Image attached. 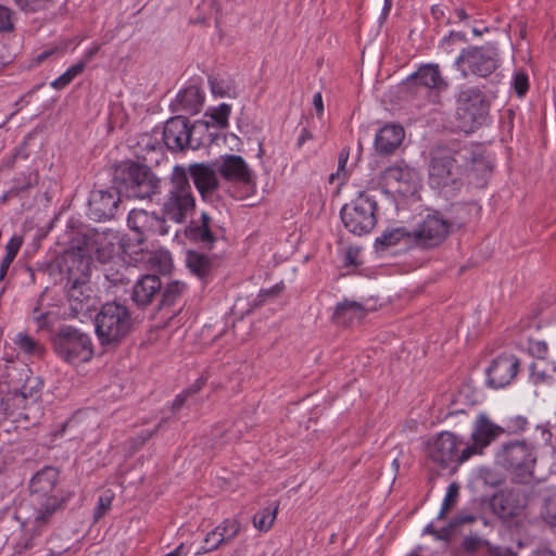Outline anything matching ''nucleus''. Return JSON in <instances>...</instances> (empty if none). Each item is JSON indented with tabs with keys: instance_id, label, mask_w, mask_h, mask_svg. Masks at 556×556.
<instances>
[{
	"instance_id": "f257e3e1",
	"label": "nucleus",
	"mask_w": 556,
	"mask_h": 556,
	"mask_svg": "<svg viewBox=\"0 0 556 556\" xmlns=\"http://www.w3.org/2000/svg\"><path fill=\"white\" fill-rule=\"evenodd\" d=\"M489 169L486 160L469 146H438L429 153L428 181L433 189L455 191L470 172L479 175Z\"/></svg>"
},
{
	"instance_id": "f03ea898",
	"label": "nucleus",
	"mask_w": 556,
	"mask_h": 556,
	"mask_svg": "<svg viewBox=\"0 0 556 556\" xmlns=\"http://www.w3.org/2000/svg\"><path fill=\"white\" fill-rule=\"evenodd\" d=\"M58 480V469L49 466L39 470L31 478L29 492L34 517L22 522L24 534L15 545L17 553H24L31 548L34 540L41 534L42 530L51 522L53 515L61 509L64 498L56 491Z\"/></svg>"
},
{
	"instance_id": "7ed1b4c3",
	"label": "nucleus",
	"mask_w": 556,
	"mask_h": 556,
	"mask_svg": "<svg viewBox=\"0 0 556 556\" xmlns=\"http://www.w3.org/2000/svg\"><path fill=\"white\" fill-rule=\"evenodd\" d=\"M195 210V198L187 170L176 165L162 198L161 211L165 219L184 224Z\"/></svg>"
},
{
	"instance_id": "20e7f679",
	"label": "nucleus",
	"mask_w": 556,
	"mask_h": 556,
	"mask_svg": "<svg viewBox=\"0 0 556 556\" xmlns=\"http://www.w3.org/2000/svg\"><path fill=\"white\" fill-rule=\"evenodd\" d=\"M117 237L112 231H98L84 229L76 233L72 240L73 255L79 257V267L89 270L92 258L106 264L114 260L117 253Z\"/></svg>"
},
{
	"instance_id": "39448f33",
	"label": "nucleus",
	"mask_w": 556,
	"mask_h": 556,
	"mask_svg": "<svg viewBox=\"0 0 556 556\" xmlns=\"http://www.w3.org/2000/svg\"><path fill=\"white\" fill-rule=\"evenodd\" d=\"M94 327L101 345L115 348L132 329L130 311L121 303L108 302L96 315Z\"/></svg>"
},
{
	"instance_id": "423d86ee",
	"label": "nucleus",
	"mask_w": 556,
	"mask_h": 556,
	"mask_svg": "<svg viewBox=\"0 0 556 556\" xmlns=\"http://www.w3.org/2000/svg\"><path fill=\"white\" fill-rule=\"evenodd\" d=\"M52 346L55 354L71 365L87 363L93 356L90 336L68 325L58 328L52 337Z\"/></svg>"
},
{
	"instance_id": "0eeeda50",
	"label": "nucleus",
	"mask_w": 556,
	"mask_h": 556,
	"mask_svg": "<svg viewBox=\"0 0 556 556\" xmlns=\"http://www.w3.org/2000/svg\"><path fill=\"white\" fill-rule=\"evenodd\" d=\"M114 181L128 198L150 199L161 185L160 178L146 165L129 163L116 170Z\"/></svg>"
},
{
	"instance_id": "6e6552de",
	"label": "nucleus",
	"mask_w": 556,
	"mask_h": 556,
	"mask_svg": "<svg viewBox=\"0 0 556 556\" xmlns=\"http://www.w3.org/2000/svg\"><path fill=\"white\" fill-rule=\"evenodd\" d=\"M430 459L442 468L455 469L472 456L473 447H468L456 434L443 431L428 441Z\"/></svg>"
},
{
	"instance_id": "1a4fd4ad",
	"label": "nucleus",
	"mask_w": 556,
	"mask_h": 556,
	"mask_svg": "<svg viewBox=\"0 0 556 556\" xmlns=\"http://www.w3.org/2000/svg\"><path fill=\"white\" fill-rule=\"evenodd\" d=\"M377 201L366 191H361L351 203L341 208L345 228L357 236L370 232L377 224Z\"/></svg>"
},
{
	"instance_id": "9d476101",
	"label": "nucleus",
	"mask_w": 556,
	"mask_h": 556,
	"mask_svg": "<svg viewBox=\"0 0 556 556\" xmlns=\"http://www.w3.org/2000/svg\"><path fill=\"white\" fill-rule=\"evenodd\" d=\"M488 102L478 88H466L457 97V126L465 132H472L480 126L488 114Z\"/></svg>"
},
{
	"instance_id": "9b49d317",
	"label": "nucleus",
	"mask_w": 556,
	"mask_h": 556,
	"mask_svg": "<svg viewBox=\"0 0 556 556\" xmlns=\"http://www.w3.org/2000/svg\"><path fill=\"white\" fill-rule=\"evenodd\" d=\"M536 453L532 444L525 441L509 442L502 451V464L519 483H527L533 476Z\"/></svg>"
},
{
	"instance_id": "f8f14e48",
	"label": "nucleus",
	"mask_w": 556,
	"mask_h": 556,
	"mask_svg": "<svg viewBox=\"0 0 556 556\" xmlns=\"http://www.w3.org/2000/svg\"><path fill=\"white\" fill-rule=\"evenodd\" d=\"M81 274L76 277L73 268L68 269L67 278V302L70 305L71 316H86L97 306V298L88 281V271L83 267Z\"/></svg>"
},
{
	"instance_id": "ddd939ff",
	"label": "nucleus",
	"mask_w": 556,
	"mask_h": 556,
	"mask_svg": "<svg viewBox=\"0 0 556 556\" xmlns=\"http://www.w3.org/2000/svg\"><path fill=\"white\" fill-rule=\"evenodd\" d=\"M452 224L439 213L427 215L417 227L408 233L410 241L421 249L439 247L447 238Z\"/></svg>"
},
{
	"instance_id": "4468645a",
	"label": "nucleus",
	"mask_w": 556,
	"mask_h": 556,
	"mask_svg": "<svg viewBox=\"0 0 556 556\" xmlns=\"http://www.w3.org/2000/svg\"><path fill=\"white\" fill-rule=\"evenodd\" d=\"M455 65L467 75L466 67L475 75L486 77L497 67V52L493 47H470L456 59Z\"/></svg>"
},
{
	"instance_id": "2eb2a0df",
	"label": "nucleus",
	"mask_w": 556,
	"mask_h": 556,
	"mask_svg": "<svg viewBox=\"0 0 556 556\" xmlns=\"http://www.w3.org/2000/svg\"><path fill=\"white\" fill-rule=\"evenodd\" d=\"M191 177L203 201H211L219 188L218 169L216 163H194L186 169Z\"/></svg>"
},
{
	"instance_id": "dca6fc26",
	"label": "nucleus",
	"mask_w": 556,
	"mask_h": 556,
	"mask_svg": "<svg viewBox=\"0 0 556 556\" xmlns=\"http://www.w3.org/2000/svg\"><path fill=\"white\" fill-rule=\"evenodd\" d=\"M128 227L136 231L138 241L142 242L143 237L152 233L165 236L168 233L166 219L154 213H149L144 210H131L127 217Z\"/></svg>"
},
{
	"instance_id": "f3484780",
	"label": "nucleus",
	"mask_w": 556,
	"mask_h": 556,
	"mask_svg": "<svg viewBox=\"0 0 556 556\" xmlns=\"http://www.w3.org/2000/svg\"><path fill=\"white\" fill-rule=\"evenodd\" d=\"M119 189L96 190L91 192L89 199L90 218L101 222L111 219L115 216L121 202Z\"/></svg>"
},
{
	"instance_id": "a211bd4d",
	"label": "nucleus",
	"mask_w": 556,
	"mask_h": 556,
	"mask_svg": "<svg viewBox=\"0 0 556 556\" xmlns=\"http://www.w3.org/2000/svg\"><path fill=\"white\" fill-rule=\"evenodd\" d=\"M520 361L515 355H501L493 359L486 370V382L491 388L500 389L509 384L516 377Z\"/></svg>"
},
{
	"instance_id": "6ab92c4d",
	"label": "nucleus",
	"mask_w": 556,
	"mask_h": 556,
	"mask_svg": "<svg viewBox=\"0 0 556 556\" xmlns=\"http://www.w3.org/2000/svg\"><path fill=\"white\" fill-rule=\"evenodd\" d=\"M191 131L192 126L187 117H172L164 126V143L170 151H182L190 144Z\"/></svg>"
},
{
	"instance_id": "aec40b11",
	"label": "nucleus",
	"mask_w": 556,
	"mask_h": 556,
	"mask_svg": "<svg viewBox=\"0 0 556 556\" xmlns=\"http://www.w3.org/2000/svg\"><path fill=\"white\" fill-rule=\"evenodd\" d=\"M218 173L229 182L250 185L253 181L252 170L239 155L226 154L215 161Z\"/></svg>"
},
{
	"instance_id": "412c9836",
	"label": "nucleus",
	"mask_w": 556,
	"mask_h": 556,
	"mask_svg": "<svg viewBox=\"0 0 556 556\" xmlns=\"http://www.w3.org/2000/svg\"><path fill=\"white\" fill-rule=\"evenodd\" d=\"M185 236L190 241L211 248L217 237L212 217L206 212H202L198 219H192L185 228Z\"/></svg>"
},
{
	"instance_id": "4be33fe9",
	"label": "nucleus",
	"mask_w": 556,
	"mask_h": 556,
	"mask_svg": "<svg viewBox=\"0 0 556 556\" xmlns=\"http://www.w3.org/2000/svg\"><path fill=\"white\" fill-rule=\"evenodd\" d=\"M130 299L138 307L150 305L153 299L161 293L162 282L156 275H143L135 278Z\"/></svg>"
},
{
	"instance_id": "5701e85b",
	"label": "nucleus",
	"mask_w": 556,
	"mask_h": 556,
	"mask_svg": "<svg viewBox=\"0 0 556 556\" xmlns=\"http://www.w3.org/2000/svg\"><path fill=\"white\" fill-rule=\"evenodd\" d=\"M503 429L493 424L485 415H480L471 433L472 443L468 447H473V454H480L493 440H495Z\"/></svg>"
},
{
	"instance_id": "b1692460",
	"label": "nucleus",
	"mask_w": 556,
	"mask_h": 556,
	"mask_svg": "<svg viewBox=\"0 0 556 556\" xmlns=\"http://www.w3.org/2000/svg\"><path fill=\"white\" fill-rule=\"evenodd\" d=\"M103 276L111 287H122L138 278V267L117 257L104 265Z\"/></svg>"
},
{
	"instance_id": "393cba45",
	"label": "nucleus",
	"mask_w": 556,
	"mask_h": 556,
	"mask_svg": "<svg viewBox=\"0 0 556 556\" xmlns=\"http://www.w3.org/2000/svg\"><path fill=\"white\" fill-rule=\"evenodd\" d=\"M382 184L395 192L407 194L415 190L414 173L409 168L393 166L381 176Z\"/></svg>"
},
{
	"instance_id": "a878e982",
	"label": "nucleus",
	"mask_w": 556,
	"mask_h": 556,
	"mask_svg": "<svg viewBox=\"0 0 556 556\" xmlns=\"http://www.w3.org/2000/svg\"><path fill=\"white\" fill-rule=\"evenodd\" d=\"M404 137V128L400 125H386L376 135V151L383 155L392 154L400 147Z\"/></svg>"
},
{
	"instance_id": "bb28decb",
	"label": "nucleus",
	"mask_w": 556,
	"mask_h": 556,
	"mask_svg": "<svg viewBox=\"0 0 556 556\" xmlns=\"http://www.w3.org/2000/svg\"><path fill=\"white\" fill-rule=\"evenodd\" d=\"M407 83L414 86H422L428 89L442 90L447 88V83L442 77L439 65L425 64L407 78Z\"/></svg>"
},
{
	"instance_id": "cd10ccee",
	"label": "nucleus",
	"mask_w": 556,
	"mask_h": 556,
	"mask_svg": "<svg viewBox=\"0 0 556 556\" xmlns=\"http://www.w3.org/2000/svg\"><path fill=\"white\" fill-rule=\"evenodd\" d=\"M523 503L519 493L514 491H502L492 500V507L495 514L502 519H509L518 516L523 509Z\"/></svg>"
},
{
	"instance_id": "c85d7f7f",
	"label": "nucleus",
	"mask_w": 556,
	"mask_h": 556,
	"mask_svg": "<svg viewBox=\"0 0 556 556\" xmlns=\"http://www.w3.org/2000/svg\"><path fill=\"white\" fill-rule=\"evenodd\" d=\"M203 101L204 94L201 89L197 86H189L177 94L172 103V110L174 112H185L194 115L199 113Z\"/></svg>"
},
{
	"instance_id": "c756f323",
	"label": "nucleus",
	"mask_w": 556,
	"mask_h": 556,
	"mask_svg": "<svg viewBox=\"0 0 556 556\" xmlns=\"http://www.w3.org/2000/svg\"><path fill=\"white\" fill-rule=\"evenodd\" d=\"M18 375L21 378L25 377V381L21 387H14L12 394L14 397L36 402L40 397L41 380L36 376L29 375V369L26 367L21 368Z\"/></svg>"
},
{
	"instance_id": "7c9ffc66",
	"label": "nucleus",
	"mask_w": 556,
	"mask_h": 556,
	"mask_svg": "<svg viewBox=\"0 0 556 556\" xmlns=\"http://www.w3.org/2000/svg\"><path fill=\"white\" fill-rule=\"evenodd\" d=\"M366 309L356 301L344 300L336 306L333 320L342 326H349L354 320L364 318Z\"/></svg>"
},
{
	"instance_id": "2f4dec72",
	"label": "nucleus",
	"mask_w": 556,
	"mask_h": 556,
	"mask_svg": "<svg viewBox=\"0 0 556 556\" xmlns=\"http://www.w3.org/2000/svg\"><path fill=\"white\" fill-rule=\"evenodd\" d=\"M186 264L190 271L199 278H206L214 268V261L207 255L198 251H188L186 255Z\"/></svg>"
},
{
	"instance_id": "473e14b6",
	"label": "nucleus",
	"mask_w": 556,
	"mask_h": 556,
	"mask_svg": "<svg viewBox=\"0 0 556 556\" xmlns=\"http://www.w3.org/2000/svg\"><path fill=\"white\" fill-rule=\"evenodd\" d=\"M22 243H23V239L20 236H13L9 240V242L5 247L7 254L0 264V281H2L5 278L9 267L12 264V262L14 261Z\"/></svg>"
},
{
	"instance_id": "72a5a7b5",
	"label": "nucleus",
	"mask_w": 556,
	"mask_h": 556,
	"mask_svg": "<svg viewBox=\"0 0 556 556\" xmlns=\"http://www.w3.org/2000/svg\"><path fill=\"white\" fill-rule=\"evenodd\" d=\"M186 285L179 281H173L166 286L161 293L160 308L169 307L176 304L177 300L181 296Z\"/></svg>"
},
{
	"instance_id": "f704fd0d",
	"label": "nucleus",
	"mask_w": 556,
	"mask_h": 556,
	"mask_svg": "<svg viewBox=\"0 0 556 556\" xmlns=\"http://www.w3.org/2000/svg\"><path fill=\"white\" fill-rule=\"evenodd\" d=\"M277 509H278V506H276L273 509L265 508V509L258 511L257 514H255L253 517L254 527L256 529H258L260 531H268L274 525V521L276 519Z\"/></svg>"
},
{
	"instance_id": "c9c22d12",
	"label": "nucleus",
	"mask_w": 556,
	"mask_h": 556,
	"mask_svg": "<svg viewBox=\"0 0 556 556\" xmlns=\"http://www.w3.org/2000/svg\"><path fill=\"white\" fill-rule=\"evenodd\" d=\"M85 68V62H78L71 66L65 73L51 83V87L61 90L72 83V80L83 73Z\"/></svg>"
},
{
	"instance_id": "e433bc0d",
	"label": "nucleus",
	"mask_w": 556,
	"mask_h": 556,
	"mask_svg": "<svg viewBox=\"0 0 556 556\" xmlns=\"http://www.w3.org/2000/svg\"><path fill=\"white\" fill-rule=\"evenodd\" d=\"M227 540L220 535L215 528L204 538V545L195 553V555L207 554L218 549L222 545L227 544Z\"/></svg>"
},
{
	"instance_id": "4c0bfd02",
	"label": "nucleus",
	"mask_w": 556,
	"mask_h": 556,
	"mask_svg": "<svg viewBox=\"0 0 556 556\" xmlns=\"http://www.w3.org/2000/svg\"><path fill=\"white\" fill-rule=\"evenodd\" d=\"M215 530L223 535L227 542L232 541L241 531V523L235 518H228L223 520Z\"/></svg>"
},
{
	"instance_id": "58836bf2",
	"label": "nucleus",
	"mask_w": 556,
	"mask_h": 556,
	"mask_svg": "<svg viewBox=\"0 0 556 556\" xmlns=\"http://www.w3.org/2000/svg\"><path fill=\"white\" fill-rule=\"evenodd\" d=\"M15 343L22 351L28 354L41 355L43 352L41 344L26 333H18Z\"/></svg>"
},
{
	"instance_id": "ea45409f",
	"label": "nucleus",
	"mask_w": 556,
	"mask_h": 556,
	"mask_svg": "<svg viewBox=\"0 0 556 556\" xmlns=\"http://www.w3.org/2000/svg\"><path fill=\"white\" fill-rule=\"evenodd\" d=\"M349 156H350L349 148H343L340 151L339 156H338V169L336 173L330 174L329 182L332 184V182H334L336 179H340V180L344 181L348 178L349 173H350V170L346 168Z\"/></svg>"
},
{
	"instance_id": "a19ab883",
	"label": "nucleus",
	"mask_w": 556,
	"mask_h": 556,
	"mask_svg": "<svg viewBox=\"0 0 556 556\" xmlns=\"http://www.w3.org/2000/svg\"><path fill=\"white\" fill-rule=\"evenodd\" d=\"M459 494V486L457 483L453 482L448 485L445 497L442 503L441 510L438 515L439 519H443L447 511L455 505L457 497Z\"/></svg>"
},
{
	"instance_id": "79ce46f5",
	"label": "nucleus",
	"mask_w": 556,
	"mask_h": 556,
	"mask_svg": "<svg viewBox=\"0 0 556 556\" xmlns=\"http://www.w3.org/2000/svg\"><path fill=\"white\" fill-rule=\"evenodd\" d=\"M543 366H544L543 359H539L531 365L530 377H531V380L533 381V383H535V384L549 382L553 379V376L547 374L545 371V369L543 368Z\"/></svg>"
},
{
	"instance_id": "37998d69",
	"label": "nucleus",
	"mask_w": 556,
	"mask_h": 556,
	"mask_svg": "<svg viewBox=\"0 0 556 556\" xmlns=\"http://www.w3.org/2000/svg\"><path fill=\"white\" fill-rule=\"evenodd\" d=\"M231 112L229 104L223 103L218 108L214 109L211 117L220 128H225L228 125V117Z\"/></svg>"
},
{
	"instance_id": "c03bdc74",
	"label": "nucleus",
	"mask_w": 556,
	"mask_h": 556,
	"mask_svg": "<svg viewBox=\"0 0 556 556\" xmlns=\"http://www.w3.org/2000/svg\"><path fill=\"white\" fill-rule=\"evenodd\" d=\"M14 28L13 12L0 4V34L12 33Z\"/></svg>"
},
{
	"instance_id": "a18cd8bd",
	"label": "nucleus",
	"mask_w": 556,
	"mask_h": 556,
	"mask_svg": "<svg viewBox=\"0 0 556 556\" xmlns=\"http://www.w3.org/2000/svg\"><path fill=\"white\" fill-rule=\"evenodd\" d=\"M542 517L551 526H556V496L548 497L545 501Z\"/></svg>"
},
{
	"instance_id": "49530a36",
	"label": "nucleus",
	"mask_w": 556,
	"mask_h": 556,
	"mask_svg": "<svg viewBox=\"0 0 556 556\" xmlns=\"http://www.w3.org/2000/svg\"><path fill=\"white\" fill-rule=\"evenodd\" d=\"M203 384H204V381L202 379H199L192 387H190L189 389H187L182 393L178 394L176 396V399L174 400V402H173V409L174 410L180 409L182 407L186 399L190 394L197 393L202 388Z\"/></svg>"
},
{
	"instance_id": "de8ad7c7",
	"label": "nucleus",
	"mask_w": 556,
	"mask_h": 556,
	"mask_svg": "<svg viewBox=\"0 0 556 556\" xmlns=\"http://www.w3.org/2000/svg\"><path fill=\"white\" fill-rule=\"evenodd\" d=\"M113 500V494L110 491L100 495L98 506L94 513V519L99 520L110 509Z\"/></svg>"
},
{
	"instance_id": "09e8293b",
	"label": "nucleus",
	"mask_w": 556,
	"mask_h": 556,
	"mask_svg": "<svg viewBox=\"0 0 556 556\" xmlns=\"http://www.w3.org/2000/svg\"><path fill=\"white\" fill-rule=\"evenodd\" d=\"M514 89L518 97H523L529 89V79L526 73L518 72L514 76Z\"/></svg>"
},
{
	"instance_id": "8fccbe9b",
	"label": "nucleus",
	"mask_w": 556,
	"mask_h": 556,
	"mask_svg": "<svg viewBox=\"0 0 556 556\" xmlns=\"http://www.w3.org/2000/svg\"><path fill=\"white\" fill-rule=\"evenodd\" d=\"M229 432V428L225 425H218L214 427L211 431V440L213 441V446H222L229 442V440H224L226 434Z\"/></svg>"
},
{
	"instance_id": "3c124183",
	"label": "nucleus",
	"mask_w": 556,
	"mask_h": 556,
	"mask_svg": "<svg viewBox=\"0 0 556 556\" xmlns=\"http://www.w3.org/2000/svg\"><path fill=\"white\" fill-rule=\"evenodd\" d=\"M400 237V229H396L391 232L383 233L381 237L377 238L376 244L382 248L395 245L399 242Z\"/></svg>"
},
{
	"instance_id": "603ef678",
	"label": "nucleus",
	"mask_w": 556,
	"mask_h": 556,
	"mask_svg": "<svg viewBox=\"0 0 556 556\" xmlns=\"http://www.w3.org/2000/svg\"><path fill=\"white\" fill-rule=\"evenodd\" d=\"M476 519H477L476 516H473L472 514L460 513L450 521L448 528L452 531L455 527L464 525V523H471V522L476 521Z\"/></svg>"
},
{
	"instance_id": "864d4df0",
	"label": "nucleus",
	"mask_w": 556,
	"mask_h": 556,
	"mask_svg": "<svg viewBox=\"0 0 556 556\" xmlns=\"http://www.w3.org/2000/svg\"><path fill=\"white\" fill-rule=\"evenodd\" d=\"M212 93L219 97H225L227 94V86L223 80H218L216 78L210 79Z\"/></svg>"
},
{
	"instance_id": "5fc2aeb1",
	"label": "nucleus",
	"mask_w": 556,
	"mask_h": 556,
	"mask_svg": "<svg viewBox=\"0 0 556 556\" xmlns=\"http://www.w3.org/2000/svg\"><path fill=\"white\" fill-rule=\"evenodd\" d=\"M425 532L427 533H430V534H433L435 535L437 539H440V540H446L450 538L451 535V530L447 527H444L442 528L440 531H438L433 525H428L426 528H425Z\"/></svg>"
},
{
	"instance_id": "6e6d98bb",
	"label": "nucleus",
	"mask_w": 556,
	"mask_h": 556,
	"mask_svg": "<svg viewBox=\"0 0 556 556\" xmlns=\"http://www.w3.org/2000/svg\"><path fill=\"white\" fill-rule=\"evenodd\" d=\"M157 428L153 431H146L138 435L137 438L131 440L132 448L136 451L140 446H142L155 432Z\"/></svg>"
},
{
	"instance_id": "4d7b16f0",
	"label": "nucleus",
	"mask_w": 556,
	"mask_h": 556,
	"mask_svg": "<svg viewBox=\"0 0 556 556\" xmlns=\"http://www.w3.org/2000/svg\"><path fill=\"white\" fill-rule=\"evenodd\" d=\"M313 104L318 115H321L324 112V103L323 97L320 92L314 94Z\"/></svg>"
},
{
	"instance_id": "13d9d810",
	"label": "nucleus",
	"mask_w": 556,
	"mask_h": 556,
	"mask_svg": "<svg viewBox=\"0 0 556 556\" xmlns=\"http://www.w3.org/2000/svg\"><path fill=\"white\" fill-rule=\"evenodd\" d=\"M100 50L99 45H94L92 48H90L84 55V59L80 62H85V65L87 62H89Z\"/></svg>"
},
{
	"instance_id": "bf43d9fd",
	"label": "nucleus",
	"mask_w": 556,
	"mask_h": 556,
	"mask_svg": "<svg viewBox=\"0 0 556 556\" xmlns=\"http://www.w3.org/2000/svg\"><path fill=\"white\" fill-rule=\"evenodd\" d=\"M34 318L37 323L38 329H42L47 326V319H48L47 313H41L39 315H35Z\"/></svg>"
},
{
	"instance_id": "052dcab7",
	"label": "nucleus",
	"mask_w": 556,
	"mask_h": 556,
	"mask_svg": "<svg viewBox=\"0 0 556 556\" xmlns=\"http://www.w3.org/2000/svg\"><path fill=\"white\" fill-rule=\"evenodd\" d=\"M10 392L12 393V390L10 389V386H9V384H7V383L2 384V383L0 382V404H1V405H2V404H3V402H4V394H5V393H10Z\"/></svg>"
},
{
	"instance_id": "680f3d73",
	"label": "nucleus",
	"mask_w": 556,
	"mask_h": 556,
	"mask_svg": "<svg viewBox=\"0 0 556 556\" xmlns=\"http://www.w3.org/2000/svg\"><path fill=\"white\" fill-rule=\"evenodd\" d=\"M531 556H556V553L548 551V549H543V551H536V552L532 553Z\"/></svg>"
},
{
	"instance_id": "e2e57ef3",
	"label": "nucleus",
	"mask_w": 556,
	"mask_h": 556,
	"mask_svg": "<svg viewBox=\"0 0 556 556\" xmlns=\"http://www.w3.org/2000/svg\"><path fill=\"white\" fill-rule=\"evenodd\" d=\"M534 346L538 353H545L547 351V346L544 342H536Z\"/></svg>"
},
{
	"instance_id": "0e129e2a",
	"label": "nucleus",
	"mask_w": 556,
	"mask_h": 556,
	"mask_svg": "<svg viewBox=\"0 0 556 556\" xmlns=\"http://www.w3.org/2000/svg\"><path fill=\"white\" fill-rule=\"evenodd\" d=\"M455 13H456V16L458 17V20H460V21H464L468 17V15L464 9H456Z\"/></svg>"
},
{
	"instance_id": "69168bd1",
	"label": "nucleus",
	"mask_w": 556,
	"mask_h": 556,
	"mask_svg": "<svg viewBox=\"0 0 556 556\" xmlns=\"http://www.w3.org/2000/svg\"><path fill=\"white\" fill-rule=\"evenodd\" d=\"M392 7V0H384L383 16H387Z\"/></svg>"
},
{
	"instance_id": "338daca9",
	"label": "nucleus",
	"mask_w": 556,
	"mask_h": 556,
	"mask_svg": "<svg viewBox=\"0 0 556 556\" xmlns=\"http://www.w3.org/2000/svg\"><path fill=\"white\" fill-rule=\"evenodd\" d=\"M309 138H312L311 134L306 129H303V134L301 135V137L299 139V146H301L304 140L309 139Z\"/></svg>"
},
{
	"instance_id": "774afa93",
	"label": "nucleus",
	"mask_w": 556,
	"mask_h": 556,
	"mask_svg": "<svg viewBox=\"0 0 556 556\" xmlns=\"http://www.w3.org/2000/svg\"><path fill=\"white\" fill-rule=\"evenodd\" d=\"M496 556H515V554L509 549H498Z\"/></svg>"
}]
</instances>
